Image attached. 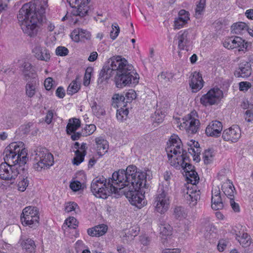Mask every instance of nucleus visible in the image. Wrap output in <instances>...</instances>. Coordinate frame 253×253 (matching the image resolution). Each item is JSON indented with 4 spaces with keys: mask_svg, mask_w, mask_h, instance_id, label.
Masks as SVG:
<instances>
[{
    "mask_svg": "<svg viewBox=\"0 0 253 253\" xmlns=\"http://www.w3.org/2000/svg\"><path fill=\"white\" fill-rule=\"evenodd\" d=\"M206 0H199L196 4L195 8V16L196 17H200L203 13L205 6Z\"/></svg>",
    "mask_w": 253,
    "mask_h": 253,
    "instance_id": "37",
    "label": "nucleus"
},
{
    "mask_svg": "<svg viewBox=\"0 0 253 253\" xmlns=\"http://www.w3.org/2000/svg\"><path fill=\"white\" fill-rule=\"evenodd\" d=\"M108 229L107 226L102 224L87 230L88 234L92 237H99L104 235Z\"/></svg>",
    "mask_w": 253,
    "mask_h": 253,
    "instance_id": "26",
    "label": "nucleus"
},
{
    "mask_svg": "<svg viewBox=\"0 0 253 253\" xmlns=\"http://www.w3.org/2000/svg\"><path fill=\"white\" fill-rule=\"evenodd\" d=\"M44 86L46 90H51L52 88L56 86L55 83L53 79L48 77L45 79L44 82Z\"/></svg>",
    "mask_w": 253,
    "mask_h": 253,
    "instance_id": "44",
    "label": "nucleus"
},
{
    "mask_svg": "<svg viewBox=\"0 0 253 253\" xmlns=\"http://www.w3.org/2000/svg\"><path fill=\"white\" fill-rule=\"evenodd\" d=\"M71 38L75 42L84 41L90 39L91 34L86 30L77 29L71 33Z\"/></svg>",
    "mask_w": 253,
    "mask_h": 253,
    "instance_id": "23",
    "label": "nucleus"
},
{
    "mask_svg": "<svg viewBox=\"0 0 253 253\" xmlns=\"http://www.w3.org/2000/svg\"><path fill=\"white\" fill-rule=\"evenodd\" d=\"M190 20L189 13L184 9L180 10L178 12V17L174 21V29H180L185 26Z\"/></svg>",
    "mask_w": 253,
    "mask_h": 253,
    "instance_id": "22",
    "label": "nucleus"
},
{
    "mask_svg": "<svg viewBox=\"0 0 253 253\" xmlns=\"http://www.w3.org/2000/svg\"><path fill=\"white\" fill-rule=\"evenodd\" d=\"M169 106V102L165 100L159 102L158 105L160 109H167Z\"/></svg>",
    "mask_w": 253,
    "mask_h": 253,
    "instance_id": "63",
    "label": "nucleus"
},
{
    "mask_svg": "<svg viewBox=\"0 0 253 253\" xmlns=\"http://www.w3.org/2000/svg\"><path fill=\"white\" fill-rule=\"evenodd\" d=\"M64 224H66L70 228L76 229L78 226L77 220L73 216H70L67 218L65 220Z\"/></svg>",
    "mask_w": 253,
    "mask_h": 253,
    "instance_id": "43",
    "label": "nucleus"
},
{
    "mask_svg": "<svg viewBox=\"0 0 253 253\" xmlns=\"http://www.w3.org/2000/svg\"><path fill=\"white\" fill-rule=\"evenodd\" d=\"M151 171L137 170L135 166L129 165L126 169H121L113 173L115 183L120 182L118 193H124L132 205L141 209L145 205L144 196L139 190L146 188L148 177Z\"/></svg>",
    "mask_w": 253,
    "mask_h": 253,
    "instance_id": "1",
    "label": "nucleus"
},
{
    "mask_svg": "<svg viewBox=\"0 0 253 253\" xmlns=\"http://www.w3.org/2000/svg\"><path fill=\"white\" fill-rule=\"evenodd\" d=\"M112 105L115 108H120L121 111H128L127 108L124 109L126 106L125 96L122 94H115L112 97Z\"/></svg>",
    "mask_w": 253,
    "mask_h": 253,
    "instance_id": "27",
    "label": "nucleus"
},
{
    "mask_svg": "<svg viewBox=\"0 0 253 253\" xmlns=\"http://www.w3.org/2000/svg\"><path fill=\"white\" fill-rule=\"evenodd\" d=\"M129 112H116V117L120 122H124L128 118Z\"/></svg>",
    "mask_w": 253,
    "mask_h": 253,
    "instance_id": "51",
    "label": "nucleus"
},
{
    "mask_svg": "<svg viewBox=\"0 0 253 253\" xmlns=\"http://www.w3.org/2000/svg\"><path fill=\"white\" fill-rule=\"evenodd\" d=\"M222 128V124L220 122L213 121L207 126L206 134L208 136L217 137L220 135Z\"/></svg>",
    "mask_w": 253,
    "mask_h": 253,
    "instance_id": "21",
    "label": "nucleus"
},
{
    "mask_svg": "<svg viewBox=\"0 0 253 253\" xmlns=\"http://www.w3.org/2000/svg\"><path fill=\"white\" fill-rule=\"evenodd\" d=\"M70 187L73 191H78L81 189V183L78 180L73 181L71 182Z\"/></svg>",
    "mask_w": 253,
    "mask_h": 253,
    "instance_id": "52",
    "label": "nucleus"
},
{
    "mask_svg": "<svg viewBox=\"0 0 253 253\" xmlns=\"http://www.w3.org/2000/svg\"><path fill=\"white\" fill-rule=\"evenodd\" d=\"M95 140L97 154L101 157L108 151L109 148L108 142L101 136L96 138Z\"/></svg>",
    "mask_w": 253,
    "mask_h": 253,
    "instance_id": "25",
    "label": "nucleus"
},
{
    "mask_svg": "<svg viewBox=\"0 0 253 253\" xmlns=\"http://www.w3.org/2000/svg\"><path fill=\"white\" fill-rule=\"evenodd\" d=\"M78 207V205L74 203H69L65 208V210L66 212H69L73 211H75L76 209Z\"/></svg>",
    "mask_w": 253,
    "mask_h": 253,
    "instance_id": "55",
    "label": "nucleus"
},
{
    "mask_svg": "<svg viewBox=\"0 0 253 253\" xmlns=\"http://www.w3.org/2000/svg\"><path fill=\"white\" fill-rule=\"evenodd\" d=\"M114 76V82L118 88L134 87L139 81V75L134 67L121 56H114L111 59L109 67Z\"/></svg>",
    "mask_w": 253,
    "mask_h": 253,
    "instance_id": "3",
    "label": "nucleus"
},
{
    "mask_svg": "<svg viewBox=\"0 0 253 253\" xmlns=\"http://www.w3.org/2000/svg\"><path fill=\"white\" fill-rule=\"evenodd\" d=\"M27 172L26 169L25 173H24V171H22L21 174H19L20 180L18 182V190L20 191H24L29 185V181L27 179Z\"/></svg>",
    "mask_w": 253,
    "mask_h": 253,
    "instance_id": "31",
    "label": "nucleus"
},
{
    "mask_svg": "<svg viewBox=\"0 0 253 253\" xmlns=\"http://www.w3.org/2000/svg\"><path fill=\"white\" fill-rule=\"evenodd\" d=\"M55 52L58 56H65L68 55L69 50L66 47L59 46L56 48Z\"/></svg>",
    "mask_w": 253,
    "mask_h": 253,
    "instance_id": "49",
    "label": "nucleus"
},
{
    "mask_svg": "<svg viewBox=\"0 0 253 253\" xmlns=\"http://www.w3.org/2000/svg\"><path fill=\"white\" fill-rule=\"evenodd\" d=\"M25 173V165L22 167L19 164H14L2 163L0 165V178L9 181L10 183H14L16 178L21 172Z\"/></svg>",
    "mask_w": 253,
    "mask_h": 253,
    "instance_id": "7",
    "label": "nucleus"
},
{
    "mask_svg": "<svg viewBox=\"0 0 253 253\" xmlns=\"http://www.w3.org/2000/svg\"><path fill=\"white\" fill-rule=\"evenodd\" d=\"M24 70L23 72L25 76H29V73L28 72H35V70L33 67L31 66V65L29 63H25L24 65Z\"/></svg>",
    "mask_w": 253,
    "mask_h": 253,
    "instance_id": "54",
    "label": "nucleus"
},
{
    "mask_svg": "<svg viewBox=\"0 0 253 253\" xmlns=\"http://www.w3.org/2000/svg\"><path fill=\"white\" fill-rule=\"evenodd\" d=\"M230 204L232 210L234 211V212H240V208L239 205L234 201V199H231V200H230Z\"/></svg>",
    "mask_w": 253,
    "mask_h": 253,
    "instance_id": "56",
    "label": "nucleus"
},
{
    "mask_svg": "<svg viewBox=\"0 0 253 253\" xmlns=\"http://www.w3.org/2000/svg\"><path fill=\"white\" fill-rule=\"evenodd\" d=\"M21 245L23 249L25 250L28 253L35 252L36 245L34 241L31 239L23 240L21 243Z\"/></svg>",
    "mask_w": 253,
    "mask_h": 253,
    "instance_id": "33",
    "label": "nucleus"
},
{
    "mask_svg": "<svg viewBox=\"0 0 253 253\" xmlns=\"http://www.w3.org/2000/svg\"><path fill=\"white\" fill-rule=\"evenodd\" d=\"M112 30L110 32V37L113 40H115L120 33V28L117 24H113Z\"/></svg>",
    "mask_w": 253,
    "mask_h": 253,
    "instance_id": "45",
    "label": "nucleus"
},
{
    "mask_svg": "<svg viewBox=\"0 0 253 253\" xmlns=\"http://www.w3.org/2000/svg\"><path fill=\"white\" fill-rule=\"evenodd\" d=\"M214 156L213 151L212 150L208 149L205 150L203 154V159L205 164H209L213 160Z\"/></svg>",
    "mask_w": 253,
    "mask_h": 253,
    "instance_id": "42",
    "label": "nucleus"
},
{
    "mask_svg": "<svg viewBox=\"0 0 253 253\" xmlns=\"http://www.w3.org/2000/svg\"><path fill=\"white\" fill-rule=\"evenodd\" d=\"M39 215L37 208L27 207L24 208L21 215V221L24 226L35 228L39 224Z\"/></svg>",
    "mask_w": 253,
    "mask_h": 253,
    "instance_id": "10",
    "label": "nucleus"
},
{
    "mask_svg": "<svg viewBox=\"0 0 253 253\" xmlns=\"http://www.w3.org/2000/svg\"><path fill=\"white\" fill-rule=\"evenodd\" d=\"M191 33L192 30L190 29L181 30L178 33L176 38L178 40V48L179 50H189L188 43L189 42Z\"/></svg>",
    "mask_w": 253,
    "mask_h": 253,
    "instance_id": "19",
    "label": "nucleus"
},
{
    "mask_svg": "<svg viewBox=\"0 0 253 253\" xmlns=\"http://www.w3.org/2000/svg\"><path fill=\"white\" fill-rule=\"evenodd\" d=\"M71 6L74 7V13L77 15L84 17L86 15L89 10L90 0H67Z\"/></svg>",
    "mask_w": 253,
    "mask_h": 253,
    "instance_id": "14",
    "label": "nucleus"
},
{
    "mask_svg": "<svg viewBox=\"0 0 253 253\" xmlns=\"http://www.w3.org/2000/svg\"><path fill=\"white\" fill-rule=\"evenodd\" d=\"M227 244L224 240H220L217 245V249L219 252H223L226 247Z\"/></svg>",
    "mask_w": 253,
    "mask_h": 253,
    "instance_id": "60",
    "label": "nucleus"
},
{
    "mask_svg": "<svg viewBox=\"0 0 253 253\" xmlns=\"http://www.w3.org/2000/svg\"><path fill=\"white\" fill-rule=\"evenodd\" d=\"M223 96V91L218 87H214L201 96L200 102L205 106L216 105L220 102Z\"/></svg>",
    "mask_w": 253,
    "mask_h": 253,
    "instance_id": "11",
    "label": "nucleus"
},
{
    "mask_svg": "<svg viewBox=\"0 0 253 253\" xmlns=\"http://www.w3.org/2000/svg\"><path fill=\"white\" fill-rule=\"evenodd\" d=\"M241 106L243 109H252L253 108V103H249L247 100H244L242 103Z\"/></svg>",
    "mask_w": 253,
    "mask_h": 253,
    "instance_id": "57",
    "label": "nucleus"
},
{
    "mask_svg": "<svg viewBox=\"0 0 253 253\" xmlns=\"http://www.w3.org/2000/svg\"><path fill=\"white\" fill-rule=\"evenodd\" d=\"M251 63L247 61L241 62L234 72V75L237 78H247L252 74V66H253V61H250Z\"/></svg>",
    "mask_w": 253,
    "mask_h": 253,
    "instance_id": "18",
    "label": "nucleus"
},
{
    "mask_svg": "<svg viewBox=\"0 0 253 253\" xmlns=\"http://www.w3.org/2000/svg\"><path fill=\"white\" fill-rule=\"evenodd\" d=\"M224 47L228 49H234L239 52L245 53L248 50L249 42L244 39L232 37L225 39L223 43Z\"/></svg>",
    "mask_w": 253,
    "mask_h": 253,
    "instance_id": "12",
    "label": "nucleus"
},
{
    "mask_svg": "<svg viewBox=\"0 0 253 253\" xmlns=\"http://www.w3.org/2000/svg\"><path fill=\"white\" fill-rule=\"evenodd\" d=\"M56 95L59 98H63L65 95L64 89L62 87H58L55 92Z\"/></svg>",
    "mask_w": 253,
    "mask_h": 253,
    "instance_id": "58",
    "label": "nucleus"
},
{
    "mask_svg": "<svg viewBox=\"0 0 253 253\" xmlns=\"http://www.w3.org/2000/svg\"><path fill=\"white\" fill-rule=\"evenodd\" d=\"M165 115L162 113V112H154L152 116L153 119V121L157 123H162L163 121Z\"/></svg>",
    "mask_w": 253,
    "mask_h": 253,
    "instance_id": "47",
    "label": "nucleus"
},
{
    "mask_svg": "<svg viewBox=\"0 0 253 253\" xmlns=\"http://www.w3.org/2000/svg\"><path fill=\"white\" fill-rule=\"evenodd\" d=\"M81 88V84L77 80L72 81L67 88V93L72 95L77 93Z\"/></svg>",
    "mask_w": 253,
    "mask_h": 253,
    "instance_id": "35",
    "label": "nucleus"
},
{
    "mask_svg": "<svg viewBox=\"0 0 253 253\" xmlns=\"http://www.w3.org/2000/svg\"><path fill=\"white\" fill-rule=\"evenodd\" d=\"M75 157L73 160V163L74 165L78 166L84 160L85 154L82 153L80 150L75 151Z\"/></svg>",
    "mask_w": 253,
    "mask_h": 253,
    "instance_id": "40",
    "label": "nucleus"
},
{
    "mask_svg": "<svg viewBox=\"0 0 253 253\" xmlns=\"http://www.w3.org/2000/svg\"><path fill=\"white\" fill-rule=\"evenodd\" d=\"M252 87V84L247 81H243L239 83L240 91L247 92Z\"/></svg>",
    "mask_w": 253,
    "mask_h": 253,
    "instance_id": "46",
    "label": "nucleus"
},
{
    "mask_svg": "<svg viewBox=\"0 0 253 253\" xmlns=\"http://www.w3.org/2000/svg\"><path fill=\"white\" fill-rule=\"evenodd\" d=\"M115 182L113 175L111 179H109L107 185L106 179L104 177L94 179L91 184V191L97 198L106 199L111 193H118L120 182Z\"/></svg>",
    "mask_w": 253,
    "mask_h": 253,
    "instance_id": "5",
    "label": "nucleus"
},
{
    "mask_svg": "<svg viewBox=\"0 0 253 253\" xmlns=\"http://www.w3.org/2000/svg\"><path fill=\"white\" fill-rule=\"evenodd\" d=\"M188 152L189 153L191 154V155H194L195 156L197 155V157L194 158V160L197 161V162L200 160L199 159H198V153H200V150L199 149H196L195 150L194 148H192V147H190L188 148Z\"/></svg>",
    "mask_w": 253,
    "mask_h": 253,
    "instance_id": "59",
    "label": "nucleus"
},
{
    "mask_svg": "<svg viewBox=\"0 0 253 253\" xmlns=\"http://www.w3.org/2000/svg\"><path fill=\"white\" fill-rule=\"evenodd\" d=\"M9 0H0V12L6 10Z\"/></svg>",
    "mask_w": 253,
    "mask_h": 253,
    "instance_id": "61",
    "label": "nucleus"
},
{
    "mask_svg": "<svg viewBox=\"0 0 253 253\" xmlns=\"http://www.w3.org/2000/svg\"><path fill=\"white\" fill-rule=\"evenodd\" d=\"M169 204V197L167 193L163 189L158 191L153 203L156 210L160 213H164L168 210Z\"/></svg>",
    "mask_w": 253,
    "mask_h": 253,
    "instance_id": "13",
    "label": "nucleus"
},
{
    "mask_svg": "<svg viewBox=\"0 0 253 253\" xmlns=\"http://www.w3.org/2000/svg\"><path fill=\"white\" fill-rule=\"evenodd\" d=\"M248 25L244 22H239L233 24L231 27V32L236 34H241L247 31Z\"/></svg>",
    "mask_w": 253,
    "mask_h": 253,
    "instance_id": "32",
    "label": "nucleus"
},
{
    "mask_svg": "<svg viewBox=\"0 0 253 253\" xmlns=\"http://www.w3.org/2000/svg\"><path fill=\"white\" fill-rule=\"evenodd\" d=\"M173 77V74L171 73L164 72L158 76V79L162 83H167L172 81Z\"/></svg>",
    "mask_w": 253,
    "mask_h": 253,
    "instance_id": "39",
    "label": "nucleus"
},
{
    "mask_svg": "<svg viewBox=\"0 0 253 253\" xmlns=\"http://www.w3.org/2000/svg\"><path fill=\"white\" fill-rule=\"evenodd\" d=\"M162 253H180V250L178 249H166L163 250Z\"/></svg>",
    "mask_w": 253,
    "mask_h": 253,
    "instance_id": "64",
    "label": "nucleus"
},
{
    "mask_svg": "<svg viewBox=\"0 0 253 253\" xmlns=\"http://www.w3.org/2000/svg\"><path fill=\"white\" fill-rule=\"evenodd\" d=\"M35 57L38 59L45 62L48 61L50 59V54L49 50L45 47L41 46H36L33 50Z\"/></svg>",
    "mask_w": 253,
    "mask_h": 253,
    "instance_id": "24",
    "label": "nucleus"
},
{
    "mask_svg": "<svg viewBox=\"0 0 253 253\" xmlns=\"http://www.w3.org/2000/svg\"><path fill=\"white\" fill-rule=\"evenodd\" d=\"M193 113L194 112H191L190 114L182 118L183 121L182 126H184L186 131L190 134L196 133L199 129L200 125L199 121L192 115Z\"/></svg>",
    "mask_w": 253,
    "mask_h": 253,
    "instance_id": "15",
    "label": "nucleus"
},
{
    "mask_svg": "<svg viewBox=\"0 0 253 253\" xmlns=\"http://www.w3.org/2000/svg\"><path fill=\"white\" fill-rule=\"evenodd\" d=\"M34 161V169L37 171H41L53 165V156L46 149L37 148L35 151Z\"/></svg>",
    "mask_w": 253,
    "mask_h": 253,
    "instance_id": "8",
    "label": "nucleus"
},
{
    "mask_svg": "<svg viewBox=\"0 0 253 253\" xmlns=\"http://www.w3.org/2000/svg\"><path fill=\"white\" fill-rule=\"evenodd\" d=\"M160 227V231L161 234L163 236H168L171 235L172 227L167 223L161 224Z\"/></svg>",
    "mask_w": 253,
    "mask_h": 253,
    "instance_id": "38",
    "label": "nucleus"
},
{
    "mask_svg": "<svg viewBox=\"0 0 253 253\" xmlns=\"http://www.w3.org/2000/svg\"><path fill=\"white\" fill-rule=\"evenodd\" d=\"M136 97V93L133 89H129L125 94V99L127 102H131Z\"/></svg>",
    "mask_w": 253,
    "mask_h": 253,
    "instance_id": "48",
    "label": "nucleus"
},
{
    "mask_svg": "<svg viewBox=\"0 0 253 253\" xmlns=\"http://www.w3.org/2000/svg\"><path fill=\"white\" fill-rule=\"evenodd\" d=\"M236 239L243 247H247L250 245L251 237L247 233H243L241 236H240V234H236Z\"/></svg>",
    "mask_w": 253,
    "mask_h": 253,
    "instance_id": "34",
    "label": "nucleus"
},
{
    "mask_svg": "<svg viewBox=\"0 0 253 253\" xmlns=\"http://www.w3.org/2000/svg\"><path fill=\"white\" fill-rule=\"evenodd\" d=\"M189 161V158L188 156L187 153H184V154L180 155L176 158V161H174L173 162L171 161L170 162V164L171 166L175 167H177L178 166H181L186 171V174H187L188 172L190 173L193 171H195L194 169V167L189 164L188 163Z\"/></svg>",
    "mask_w": 253,
    "mask_h": 253,
    "instance_id": "17",
    "label": "nucleus"
},
{
    "mask_svg": "<svg viewBox=\"0 0 253 253\" xmlns=\"http://www.w3.org/2000/svg\"><path fill=\"white\" fill-rule=\"evenodd\" d=\"M93 69L92 68H87L86 69L83 81V84L84 86H87L89 85Z\"/></svg>",
    "mask_w": 253,
    "mask_h": 253,
    "instance_id": "41",
    "label": "nucleus"
},
{
    "mask_svg": "<svg viewBox=\"0 0 253 253\" xmlns=\"http://www.w3.org/2000/svg\"><path fill=\"white\" fill-rule=\"evenodd\" d=\"M187 183L190 184L187 187V192L185 198L189 202L191 206L196 205L197 202L200 199V191L198 189L197 183L199 182V177L196 171L186 174Z\"/></svg>",
    "mask_w": 253,
    "mask_h": 253,
    "instance_id": "6",
    "label": "nucleus"
},
{
    "mask_svg": "<svg viewBox=\"0 0 253 253\" xmlns=\"http://www.w3.org/2000/svg\"><path fill=\"white\" fill-rule=\"evenodd\" d=\"M174 214L177 218L184 217V212L183 209L181 207H177L174 209Z\"/></svg>",
    "mask_w": 253,
    "mask_h": 253,
    "instance_id": "53",
    "label": "nucleus"
},
{
    "mask_svg": "<svg viewBox=\"0 0 253 253\" xmlns=\"http://www.w3.org/2000/svg\"><path fill=\"white\" fill-rule=\"evenodd\" d=\"M244 116L245 120L248 122H251L253 120V112H245Z\"/></svg>",
    "mask_w": 253,
    "mask_h": 253,
    "instance_id": "62",
    "label": "nucleus"
},
{
    "mask_svg": "<svg viewBox=\"0 0 253 253\" xmlns=\"http://www.w3.org/2000/svg\"><path fill=\"white\" fill-rule=\"evenodd\" d=\"M22 142L11 143L4 149L3 155L4 163L19 164L22 167L26 164L28 158L27 152Z\"/></svg>",
    "mask_w": 253,
    "mask_h": 253,
    "instance_id": "4",
    "label": "nucleus"
},
{
    "mask_svg": "<svg viewBox=\"0 0 253 253\" xmlns=\"http://www.w3.org/2000/svg\"><path fill=\"white\" fill-rule=\"evenodd\" d=\"M204 83L201 73L194 72L192 74L189 81V86L193 92H197L201 90L203 87Z\"/></svg>",
    "mask_w": 253,
    "mask_h": 253,
    "instance_id": "20",
    "label": "nucleus"
},
{
    "mask_svg": "<svg viewBox=\"0 0 253 253\" xmlns=\"http://www.w3.org/2000/svg\"><path fill=\"white\" fill-rule=\"evenodd\" d=\"M222 190L230 200L234 199L235 188L232 182L230 180L224 183L222 186Z\"/></svg>",
    "mask_w": 253,
    "mask_h": 253,
    "instance_id": "29",
    "label": "nucleus"
},
{
    "mask_svg": "<svg viewBox=\"0 0 253 253\" xmlns=\"http://www.w3.org/2000/svg\"><path fill=\"white\" fill-rule=\"evenodd\" d=\"M211 208L215 211L223 209V203L221 196L211 198Z\"/></svg>",
    "mask_w": 253,
    "mask_h": 253,
    "instance_id": "36",
    "label": "nucleus"
},
{
    "mask_svg": "<svg viewBox=\"0 0 253 253\" xmlns=\"http://www.w3.org/2000/svg\"><path fill=\"white\" fill-rule=\"evenodd\" d=\"M96 126L93 124L86 125L84 127V130L85 131V135L86 136L92 134L96 130Z\"/></svg>",
    "mask_w": 253,
    "mask_h": 253,
    "instance_id": "50",
    "label": "nucleus"
},
{
    "mask_svg": "<svg viewBox=\"0 0 253 253\" xmlns=\"http://www.w3.org/2000/svg\"><path fill=\"white\" fill-rule=\"evenodd\" d=\"M38 85L39 83L36 81H28L25 85L26 95L28 97H33L37 91Z\"/></svg>",
    "mask_w": 253,
    "mask_h": 253,
    "instance_id": "28",
    "label": "nucleus"
},
{
    "mask_svg": "<svg viewBox=\"0 0 253 253\" xmlns=\"http://www.w3.org/2000/svg\"><path fill=\"white\" fill-rule=\"evenodd\" d=\"M181 141L178 135L173 134L170 136L169 142H168V146L166 148L169 162L172 161L171 159L173 157L174 161H176V158L180 155H182L184 153H187L181 147Z\"/></svg>",
    "mask_w": 253,
    "mask_h": 253,
    "instance_id": "9",
    "label": "nucleus"
},
{
    "mask_svg": "<svg viewBox=\"0 0 253 253\" xmlns=\"http://www.w3.org/2000/svg\"><path fill=\"white\" fill-rule=\"evenodd\" d=\"M80 120L77 118L69 119V122L66 126V131L68 134H71L72 132L76 131L80 126Z\"/></svg>",
    "mask_w": 253,
    "mask_h": 253,
    "instance_id": "30",
    "label": "nucleus"
},
{
    "mask_svg": "<svg viewBox=\"0 0 253 253\" xmlns=\"http://www.w3.org/2000/svg\"><path fill=\"white\" fill-rule=\"evenodd\" d=\"M47 6V0H34L22 6L17 18L24 33L30 37L37 35Z\"/></svg>",
    "mask_w": 253,
    "mask_h": 253,
    "instance_id": "2",
    "label": "nucleus"
},
{
    "mask_svg": "<svg viewBox=\"0 0 253 253\" xmlns=\"http://www.w3.org/2000/svg\"><path fill=\"white\" fill-rule=\"evenodd\" d=\"M241 135V132L239 127L238 126L233 125L223 131L222 137L225 141L235 143L238 141Z\"/></svg>",
    "mask_w": 253,
    "mask_h": 253,
    "instance_id": "16",
    "label": "nucleus"
}]
</instances>
